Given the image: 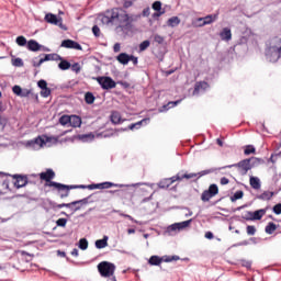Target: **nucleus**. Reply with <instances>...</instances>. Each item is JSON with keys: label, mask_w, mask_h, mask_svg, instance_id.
I'll list each match as a JSON object with an SVG mask.
<instances>
[{"label": "nucleus", "mask_w": 281, "mask_h": 281, "mask_svg": "<svg viewBox=\"0 0 281 281\" xmlns=\"http://www.w3.org/2000/svg\"><path fill=\"white\" fill-rule=\"evenodd\" d=\"M70 119L71 116L69 115H61L59 117V124H61V126H67V124H70Z\"/></svg>", "instance_id": "36"}, {"label": "nucleus", "mask_w": 281, "mask_h": 281, "mask_svg": "<svg viewBox=\"0 0 281 281\" xmlns=\"http://www.w3.org/2000/svg\"><path fill=\"white\" fill-rule=\"evenodd\" d=\"M12 178L15 179L14 187L18 190L21 189V188H25V186H27V183H29L27 176L16 173V175H13Z\"/></svg>", "instance_id": "14"}, {"label": "nucleus", "mask_w": 281, "mask_h": 281, "mask_svg": "<svg viewBox=\"0 0 281 281\" xmlns=\"http://www.w3.org/2000/svg\"><path fill=\"white\" fill-rule=\"evenodd\" d=\"M243 196H245V192H243L241 190L236 191L233 196H231V201L232 203H236V201H238L239 199H243Z\"/></svg>", "instance_id": "31"}, {"label": "nucleus", "mask_w": 281, "mask_h": 281, "mask_svg": "<svg viewBox=\"0 0 281 281\" xmlns=\"http://www.w3.org/2000/svg\"><path fill=\"white\" fill-rule=\"evenodd\" d=\"M249 183L252 190H260L262 188V183L260 182V178L251 176L249 179Z\"/></svg>", "instance_id": "20"}, {"label": "nucleus", "mask_w": 281, "mask_h": 281, "mask_svg": "<svg viewBox=\"0 0 281 281\" xmlns=\"http://www.w3.org/2000/svg\"><path fill=\"white\" fill-rule=\"evenodd\" d=\"M194 177H198V173H177L176 176L171 178L162 179L158 182V188L161 190H168L175 181H183V179H194Z\"/></svg>", "instance_id": "4"}, {"label": "nucleus", "mask_w": 281, "mask_h": 281, "mask_svg": "<svg viewBox=\"0 0 281 281\" xmlns=\"http://www.w3.org/2000/svg\"><path fill=\"white\" fill-rule=\"evenodd\" d=\"M58 192H61L59 194L60 199H67L69 196V190L67 189H56Z\"/></svg>", "instance_id": "49"}, {"label": "nucleus", "mask_w": 281, "mask_h": 281, "mask_svg": "<svg viewBox=\"0 0 281 281\" xmlns=\"http://www.w3.org/2000/svg\"><path fill=\"white\" fill-rule=\"evenodd\" d=\"M216 19H218L217 14H209L204 18H198L196 21L199 22L203 21V23L195 24V27H205V25H212V23H214Z\"/></svg>", "instance_id": "13"}, {"label": "nucleus", "mask_w": 281, "mask_h": 281, "mask_svg": "<svg viewBox=\"0 0 281 281\" xmlns=\"http://www.w3.org/2000/svg\"><path fill=\"white\" fill-rule=\"evenodd\" d=\"M89 248V241L87 240V238H81L79 240V249H81L82 251L87 250Z\"/></svg>", "instance_id": "37"}, {"label": "nucleus", "mask_w": 281, "mask_h": 281, "mask_svg": "<svg viewBox=\"0 0 281 281\" xmlns=\"http://www.w3.org/2000/svg\"><path fill=\"white\" fill-rule=\"evenodd\" d=\"M240 265H241V267H246V269H250L251 268V261H249V260L243 259L240 261Z\"/></svg>", "instance_id": "53"}, {"label": "nucleus", "mask_w": 281, "mask_h": 281, "mask_svg": "<svg viewBox=\"0 0 281 281\" xmlns=\"http://www.w3.org/2000/svg\"><path fill=\"white\" fill-rule=\"evenodd\" d=\"M41 47H43V45L38 44L36 40H30L26 44L29 52H41Z\"/></svg>", "instance_id": "16"}, {"label": "nucleus", "mask_w": 281, "mask_h": 281, "mask_svg": "<svg viewBox=\"0 0 281 281\" xmlns=\"http://www.w3.org/2000/svg\"><path fill=\"white\" fill-rule=\"evenodd\" d=\"M86 104H93L95 102V97L91 92L85 94Z\"/></svg>", "instance_id": "35"}, {"label": "nucleus", "mask_w": 281, "mask_h": 281, "mask_svg": "<svg viewBox=\"0 0 281 281\" xmlns=\"http://www.w3.org/2000/svg\"><path fill=\"white\" fill-rule=\"evenodd\" d=\"M12 65L13 67H23V59L21 57L12 59Z\"/></svg>", "instance_id": "46"}, {"label": "nucleus", "mask_w": 281, "mask_h": 281, "mask_svg": "<svg viewBox=\"0 0 281 281\" xmlns=\"http://www.w3.org/2000/svg\"><path fill=\"white\" fill-rule=\"evenodd\" d=\"M213 196H216L218 194V186L211 184L207 190Z\"/></svg>", "instance_id": "41"}, {"label": "nucleus", "mask_w": 281, "mask_h": 281, "mask_svg": "<svg viewBox=\"0 0 281 281\" xmlns=\"http://www.w3.org/2000/svg\"><path fill=\"white\" fill-rule=\"evenodd\" d=\"M153 10L156 12H161V1H155L151 5Z\"/></svg>", "instance_id": "50"}, {"label": "nucleus", "mask_w": 281, "mask_h": 281, "mask_svg": "<svg viewBox=\"0 0 281 281\" xmlns=\"http://www.w3.org/2000/svg\"><path fill=\"white\" fill-rule=\"evenodd\" d=\"M256 164H260V159L256 157H251V158H246L244 160H240L237 164L224 166L220 168V170H225L227 168H237L239 175H241V177H245L247 172H249V170H251V168L256 166Z\"/></svg>", "instance_id": "3"}, {"label": "nucleus", "mask_w": 281, "mask_h": 281, "mask_svg": "<svg viewBox=\"0 0 281 281\" xmlns=\"http://www.w3.org/2000/svg\"><path fill=\"white\" fill-rule=\"evenodd\" d=\"M47 142H50L49 136H43V137L38 136L33 140H29L26 143V146L29 148H33V150H36V148H43V146H45Z\"/></svg>", "instance_id": "10"}, {"label": "nucleus", "mask_w": 281, "mask_h": 281, "mask_svg": "<svg viewBox=\"0 0 281 281\" xmlns=\"http://www.w3.org/2000/svg\"><path fill=\"white\" fill-rule=\"evenodd\" d=\"M88 190H103L102 182L89 184Z\"/></svg>", "instance_id": "45"}, {"label": "nucleus", "mask_w": 281, "mask_h": 281, "mask_svg": "<svg viewBox=\"0 0 281 281\" xmlns=\"http://www.w3.org/2000/svg\"><path fill=\"white\" fill-rule=\"evenodd\" d=\"M204 237L207 238L209 240H212V238H214V233L213 232H206Z\"/></svg>", "instance_id": "58"}, {"label": "nucleus", "mask_w": 281, "mask_h": 281, "mask_svg": "<svg viewBox=\"0 0 281 281\" xmlns=\"http://www.w3.org/2000/svg\"><path fill=\"white\" fill-rule=\"evenodd\" d=\"M254 153H256V147H254L252 145L246 146L244 155H254Z\"/></svg>", "instance_id": "42"}, {"label": "nucleus", "mask_w": 281, "mask_h": 281, "mask_svg": "<svg viewBox=\"0 0 281 281\" xmlns=\"http://www.w3.org/2000/svg\"><path fill=\"white\" fill-rule=\"evenodd\" d=\"M93 134H82V135H79V139L81 142H91L93 139Z\"/></svg>", "instance_id": "39"}, {"label": "nucleus", "mask_w": 281, "mask_h": 281, "mask_svg": "<svg viewBox=\"0 0 281 281\" xmlns=\"http://www.w3.org/2000/svg\"><path fill=\"white\" fill-rule=\"evenodd\" d=\"M207 87V82L205 81H200L195 85L194 91L193 93L196 94L201 91V89L205 90V88Z\"/></svg>", "instance_id": "32"}, {"label": "nucleus", "mask_w": 281, "mask_h": 281, "mask_svg": "<svg viewBox=\"0 0 281 281\" xmlns=\"http://www.w3.org/2000/svg\"><path fill=\"white\" fill-rule=\"evenodd\" d=\"M97 249H104V247H109V236H103L102 239L95 241Z\"/></svg>", "instance_id": "23"}, {"label": "nucleus", "mask_w": 281, "mask_h": 281, "mask_svg": "<svg viewBox=\"0 0 281 281\" xmlns=\"http://www.w3.org/2000/svg\"><path fill=\"white\" fill-rule=\"evenodd\" d=\"M214 198V195L211 194L210 191L205 190L203 191L202 195H201V199L202 201L205 203L207 201H210V199Z\"/></svg>", "instance_id": "38"}, {"label": "nucleus", "mask_w": 281, "mask_h": 281, "mask_svg": "<svg viewBox=\"0 0 281 281\" xmlns=\"http://www.w3.org/2000/svg\"><path fill=\"white\" fill-rule=\"evenodd\" d=\"M37 86L40 87V89H46L47 88V81L45 79H41L37 82Z\"/></svg>", "instance_id": "54"}, {"label": "nucleus", "mask_w": 281, "mask_h": 281, "mask_svg": "<svg viewBox=\"0 0 281 281\" xmlns=\"http://www.w3.org/2000/svg\"><path fill=\"white\" fill-rule=\"evenodd\" d=\"M60 47H65L66 49H78L79 52H82V46L74 40H64Z\"/></svg>", "instance_id": "15"}, {"label": "nucleus", "mask_w": 281, "mask_h": 281, "mask_svg": "<svg viewBox=\"0 0 281 281\" xmlns=\"http://www.w3.org/2000/svg\"><path fill=\"white\" fill-rule=\"evenodd\" d=\"M272 212H274L277 215L281 214V203L276 204L272 209Z\"/></svg>", "instance_id": "55"}, {"label": "nucleus", "mask_w": 281, "mask_h": 281, "mask_svg": "<svg viewBox=\"0 0 281 281\" xmlns=\"http://www.w3.org/2000/svg\"><path fill=\"white\" fill-rule=\"evenodd\" d=\"M150 47V41L146 40L139 44V52H146Z\"/></svg>", "instance_id": "40"}, {"label": "nucleus", "mask_w": 281, "mask_h": 281, "mask_svg": "<svg viewBox=\"0 0 281 281\" xmlns=\"http://www.w3.org/2000/svg\"><path fill=\"white\" fill-rule=\"evenodd\" d=\"M220 38L221 41H226V42L232 41V29L224 27L220 33Z\"/></svg>", "instance_id": "18"}, {"label": "nucleus", "mask_w": 281, "mask_h": 281, "mask_svg": "<svg viewBox=\"0 0 281 281\" xmlns=\"http://www.w3.org/2000/svg\"><path fill=\"white\" fill-rule=\"evenodd\" d=\"M278 229V225H276L273 222H269L268 225L265 228L266 234H273Z\"/></svg>", "instance_id": "30"}, {"label": "nucleus", "mask_w": 281, "mask_h": 281, "mask_svg": "<svg viewBox=\"0 0 281 281\" xmlns=\"http://www.w3.org/2000/svg\"><path fill=\"white\" fill-rule=\"evenodd\" d=\"M56 225H57V227H67V218H58L57 221H56Z\"/></svg>", "instance_id": "48"}, {"label": "nucleus", "mask_w": 281, "mask_h": 281, "mask_svg": "<svg viewBox=\"0 0 281 281\" xmlns=\"http://www.w3.org/2000/svg\"><path fill=\"white\" fill-rule=\"evenodd\" d=\"M97 81L101 89H104L105 91H109V89H115V87H117V83L111 77H98Z\"/></svg>", "instance_id": "9"}, {"label": "nucleus", "mask_w": 281, "mask_h": 281, "mask_svg": "<svg viewBox=\"0 0 281 281\" xmlns=\"http://www.w3.org/2000/svg\"><path fill=\"white\" fill-rule=\"evenodd\" d=\"M191 223H192V220L171 224L170 226L167 227V232L169 234H172L173 232H181V229H186V227H190Z\"/></svg>", "instance_id": "11"}, {"label": "nucleus", "mask_w": 281, "mask_h": 281, "mask_svg": "<svg viewBox=\"0 0 281 281\" xmlns=\"http://www.w3.org/2000/svg\"><path fill=\"white\" fill-rule=\"evenodd\" d=\"M92 34H94V36H100V27L98 25H94L92 27Z\"/></svg>", "instance_id": "57"}, {"label": "nucleus", "mask_w": 281, "mask_h": 281, "mask_svg": "<svg viewBox=\"0 0 281 281\" xmlns=\"http://www.w3.org/2000/svg\"><path fill=\"white\" fill-rule=\"evenodd\" d=\"M227 183H229V179H227L226 177L221 178L222 186H227Z\"/></svg>", "instance_id": "63"}, {"label": "nucleus", "mask_w": 281, "mask_h": 281, "mask_svg": "<svg viewBox=\"0 0 281 281\" xmlns=\"http://www.w3.org/2000/svg\"><path fill=\"white\" fill-rule=\"evenodd\" d=\"M45 22L50 23L52 25H58L59 20L58 16H56V14L48 13L45 15Z\"/></svg>", "instance_id": "24"}, {"label": "nucleus", "mask_w": 281, "mask_h": 281, "mask_svg": "<svg viewBox=\"0 0 281 281\" xmlns=\"http://www.w3.org/2000/svg\"><path fill=\"white\" fill-rule=\"evenodd\" d=\"M246 232L248 236H256V226L248 225L246 227Z\"/></svg>", "instance_id": "47"}, {"label": "nucleus", "mask_w": 281, "mask_h": 281, "mask_svg": "<svg viewBox=\"0 0 281 281\" xmlns=\"http://www.w3.org/2000/svg\"><path fill=\"white\" fill-rule=\"evenodd\" d=\"M257 199H259V201H271V199H273V192L265 191L263 193L257 195Z\"/></svg>", "instance_id": "26"}, {"label": "nucleus", "mask_w": 281, "mask_h": 281, "mask_svg": "<svg viewBox=\"0 0 281 281\" xmlns=\"http://www.w3.org/2000/svg\"><path fill=\"white\" fill-rule=\"evenodd\" d=\"M177 260H180V257L177 256V255H175V256H162V257L154 255L149 258L148 265H150L151 267H159V265H161V262H175Z\"/></svg>", "instance_id": "7"}, {"label": "nucleus", "mask_w": 281, "mask_h": 281, "mask_svg": "<svg viewBox=\"0 0 281 281\" xmlns=\"http://www.w3.org/2000/svg\"><path fill=\"white\" fill-rule=\"evenodd\" d=\"M60 63L58 64V67L61 71H67V69L71 68V63H69L67 59H58Z\"/></svg>", "instance_id": "28"}, {"label": "nucleus", "mask_w": 281, "mask_h": 281, "mask_svg": "<svg viewBox=\"0 0 281 281\" xmlns=\"http://www.w3.org/2000/svg\"><path fill=\"white\" fill-rule=\"evenodd\" d=\"M120 49H122V46L120 45V43L114 44L113 52H115V54H117V52H120Z\"/></svg>", "instance_id": "59"}, {"label": "nucleus", "mask_w": 281, "mask_h": 281, "mask_svg": "<svg viewBox=\"0 0 281 281\" xmlns=\"http://www.w3.org/2000/svg\"><path fill=\"white\" fill-rule=\"evenodd\" d=\"M120 216H123V218H128V221H132V223H137V221L135 218H133V216L125 214V213H120Z\"/></svg>", "instance_id": "56"}, {"label": "nucleus", "mask_w": 281, "mask_h": 281, "mask_svg": "<svg viewBox=\"0 0 281 281\" xmlns=\"http://www.w3.org/2000/svg\"><path fill=\"white\" fill-rule=\"evenodd\" d=\"M148 122H150V119H143V120H140V121H138V122H136V123H134V124H131L130 126H128V128H130V131H137V130H139V128H142V125L143 124H148Z\"/></svg>", "instance_id": "21"}, {"label": "nucleus", "mask_w": 281, "mask_h": 281, "mask_svg": "<svg viewBox=\"0 0 281 281\" xmlns=\"http://www.w3.org/2000/svg\"><path fill=\"white\" fill-rule=\"evenodd\" d=\"M179 23H181V20L179 19V16H172L167 21L168 27H177Z\"/></svg>", "instance_id": "29"}, {"label": "nucleus", "mask_w": 281, "mask_h": 281, "mask_svg": "<svg viewBox=\"0 0 281 281\" xmlns=\"http://www.w3.org/2000/svg\"><path fill=\"white\" fill-rule=\"evenodd\" d=\"M98 271L102 278H111L115 273V263L102 261L98 265Z\"/></svg>", "instance_id": "6"}, {"label": "nucleus", "mask_w": 281, "mask_h": 281, "mask_svg": "<svg viewBox=\"0 0 281 281\" xmlns=\"http://www.w3.org/2000/svg\"><path fill=\"white\" fill-rule=\"evenodd\" d=\"M87 203H89V198H83L81 200L61 204H57L56 202L49 201V205L53 210H61V207H68L69 210H72V212H78V210L82 207L81 205H87Z\"/></svg>", "instance_id": "5"}, {"label": "nucleus", "mask_w": 281, "mask_h": 281, "mask_svg": "<svg viewBox=\"0 0 281 281\" xmlns=\"http://www.w3.org/2000/svg\"><path fill=\"white\" fill-rule=\"evenodd\" d=\"M103 190H109V188H124V184H116L113 182H102Z\"/></svg>", "instance_id": "34"}, {"label": "nucleus", "mask_w": 281, "mask_h": 281, "mask_svg": "<svg viewBox=\"0 0 281 281\" xmlns=\"http://www.w3.org/2000/svg\"><path fill=\"white\" fill-rule=\"evenodd\" d=\"M49 60H63V57L58 54H47L44 58H41V63H47Z\"/></svg>", "instance_id": "25"}, {"label": "nucleus", "mask_w": 281, "mask_h": 281, "mask_svg": "<svg viewBox=\"0 0 281 281\" xmlns=\"http://www.w3.org/2000/svg\"><path fill=\"white\" fill-rule=\"evenodd\" d=\"M30 93H32V90L22 89V92H21V94H20V98H27V97H30Z\"/></svg>", "instance_id": "52"}, {"label": "nucleus", "mask_w": 281, "mask_h": 281, "mask_svg": "<svg viewBox=\"0 0 281 281\" xmlns=\"http://www.w3.org/2000/svg\"><path fill=\"white\" fill-rule=\"evenodd\" d=\"M52 186H54V190H78V186L76 184H71V186H67V184H63V183H54L52 182Z\"/></svg>", "instance_id": "17"}, {"label": "nucleus", "mask_w": 281, "mask_h": 281, "mask_svg": "<svg viewBox=\"0 0 281 281\" xmlns=\"http://www.w3.org/2000/svg\"><path fill=\"white\" fill-rule=\"evenodd\" d=\"M12 91H13V93H14L15 95L21 97V93H22V91H23V88H21L20 86H13Z\"/></svg>", "instance_id": "51"}, {"label": "nucleus", "mask_w": 281, "mask_h": 281, "mask_svg": "<svg viewBox=\"0 0 281 281\" xmlns=\"http://www.w3.org/2000/svg\"><path fill=\"white\" fill-rule=\"evenodd\" d=\"M130 61H132L133 65H137L138 59H137V57H135V56H133V55H130Z\"/></svg>", "instance_id": "62"}, {"label": "nucleus", "mask_w": 281, "mask_h": 281, "mask_svg": "<svg viewBox=\"0 0 281 281\" xmlns=\"http://www.w3.org/2000/svg\"><path fill=\"white\" fill-rule=\"evenodd\" d=\"M265 214H267V209H260L255 212L248 211L244 218L245 221H260Z\"/></svg>", "instance_id": "12"}, {"label": "nucleus", "mask_w": 281, "mask_h": 281, "mask_svg": "<svg viewBox=\"0 0 281 281\" xmlns=\"http://www.w3.org/2000/svg\"><path fill=\"white\" fill-rule=\"evenodd\" d=\"M41 95L42 98H49V95H52V89L49 88H43L41 91Z\"/></svg>", "instance_id": "44"}, {"label": "nucleus", "mask_w": 281, "mask_h": 281, "mask_svg": "<svg viewBox=\"0 0 281 281\" xmlns=\"http://www.w3.org/2000/svg\"><path fill=\"white\" fill-rule=\"evenodd\" d=\"M108 192H109V194H117L119 196H120V194H122L121 190H110Z\"/></svg>", "instance_id": "64"}, {"label": "nucleus", "mask_w": 281, "mask_h": 281, "mask_svg": "<svg viewBox=\"0 0 281 281\" xmlns=\"http://www.w3.org/2000/svg\"><path fill=\"white\" fill-rule=\"evenodd\" d=\"M266 58L269 63H278L281 58V37H272L266 43Z\"/></svg>", "instance_id": "2"}, {"label": "nucleus", "mask_w": 281, "mask_h": 281, "mask_svg": "<svg viewBox=\"0 0 281 281\" xmlns=\"http://www.w3.org/2000/svg\"><path fill=\"white\" fill-rule=\"evenodd\" d=\"M70 126L72 128H80L82 126V119L78 115H70Z\"/></svg>", "instance_id": "19"}, {"label": "nucleus", "mask_w": 281, "mask_h": 281, "mask_svg": "<svg viewBox=\"0 0 281 281\" xmlns=\"http://www.w3.org/2000/svg\"><path fill=\"white\" fill-rule=\"evenodd\" d=\"M155 41H156V43L161 44V43H164V37L160 35H155Z\"/></svg>", "instance_id": "61"}, {"label": "nucleus", "mask_w": 281, "mask_h": 281, "mask_svg": "<svg viewBox=\"0 0 281 281\" xmlns=\"http://www.w3.org/2000/svg\"><path fill=\"white\" fill-rule=\"evenodd\" d=\"M211 172H214V169L203 170L199 175H200V177H203V175H210Z\"/></svg>", "instance_id": "60"}, {"label": "nucleus", "mask_w": 281, "mask_h": 281, "mask_svg": "<svg viewBox=\"0 0 281 281\" xmlns=\"http://www.w3.org/2000/svg\"><path fill=\"white\" fill-rule=\"evenodd\" d=\"M70 69H71V71H74L75 74H80L82 67L80 66L79 63H75V64L70 65Z\"/></svg>", "instance_id": "43"}, {"label": "nucleus", "mask_w": 281, "mask_h": 281, "mask_svg": "<svg viewBox=\"0 0 281 281\" xmlns=\"http://www.w3.org/2000/svg\"><path fill=\"white\" fill-rule=\"evenodd\" d=\"M38 177L42 181H46L45 188H54V184L52 183H59L56 181H52V179L56 178V172H54V169H46V171L41 172Z\"/></svg>", "instance_id": "8"}, {"label": "nucleus", "mask_w": 281, "mask_h": 281, "mask_svg": "<svg viewBox=\"0 0 281 281\" xmlns=\"http://www.w3.org/2000/svg\"><path fill=\"white\" fill-rule=\"evenodd\" d=\"M15 43L20 47H25V45L27 46V38H25V36H23V35L18 36L16 40H15Z\"/></svg>", "instance_id": "33"}, {"label": "nucleus", "mask_w": 281, "mask_h": 281, "mask_svg": "<svg viewBox=\"0 0 281 281\" xmlns=\"http://www.w3.org/2000/svg\"><path fill=\"white\" fill-rule=\"evenodd\" d=\"M111 122L112 124H122V114L117 111L112 112Z\"/></svg>", "instance_id": "27"}, {"label": "nucleus", "mask_w": 281, "mask_h": 281, "mask_svg": "<svg viewBox=\"0 0 281 281\" xmlns=\"http://www.w3.org/2000/svg\"><path fill=\"white\" fill-rule=\"evenodd\" d=\"M103 25H112L117 36L126 38L133 32V15L122 9H112L101 18Z\"/></svg>", "instance_id": "1"}, {"label": "nucleus", "mask_w": 281, "mask_h": 281, "mask_svg": "<svg viewBox=\"0 0 281 281\" xmlns=\"http://www.w3.org/2000/svg\"><path fill=\"white\" fill-rule=\"evenodd\" d=\"M116 60H119L121 65H126L127 63H131V55L121 53L117 55Z\"/></svg>", "instance_id": "22"}]
</instances>
